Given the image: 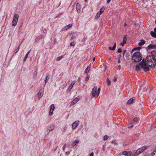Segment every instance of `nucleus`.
Wrapping results in <instances>:
<instances>
[{"instance_id": "f257e3e1", "label": "nucleus", "mask_w": 156, "mask_h": 156, "mask_svg": "<svg viewBox=\"0 0 156 156\" xmlns=\"http://www.w3.org/2000/svg\"><path fill=\"white\" fill-rule=\"evenodd\" d=\"M145 62L149 68L154 66L156 65V51H152L151 54L147 56Z\"/></svg>"}, {"instance_id": "f03ea898", "label": "nucleus", "mask_w": 156, "mask_h": 156, "mask_svg": "<svg viewBox=\"0 0 156 156\" xmlns=\"http://www.w3.org/2000/svg\"><path fill=\"white\" fill-rule=\"evenodd\" d=\"M144 59H143L142 61L139 64L136 66V70L137 71H139L141 68L143 69L145 72H147L149 70V68L146 65Z\"/></svg>"}, {"instance_id": "7ed1b4c3", "label": "nucleus", "mask_w": 156, "mask_h": 156, "mask_svg": "<svg viewBox=\"0 0 156 156\" xmlns=\"http://www.w3.org/2000/svg\"><path fill=\"white\" fill-rule=\"evenodd\" d=\"M132 58L133 60L135 62H138L141 60L142 57L139 52L136 51L133 54Z\"/></svg>"}, {"instance_id": "20e7f679", "label": "nucleus", "mask_w": 156, "mask_h": 156, "mask_svg": "<svg viewBox=\"0 0 156 156\" xmlns=\"http://www.w3.org/2000/svg\"><path fill=\"white\" fill-rule=\"evenodd\" d=\"M100 89L96 87H95L93 89L91 92V95L93 97H98L100 93Z\"/></svg>"}, {"instance_id": "39448f33", "label": "nucleus", "mask_w": 156, "mask_h": 156, "mask_svg": "<svg viewBox=\"0 0 156 156\" xmlns=\"http://www.w3.org/2000/svg\"><path fill=\"white\" fill-rule=\"evenodd\" d=\"M79 125V122L78 121H76L73 122L72 125V128L73 129H74L78 126Z\"/></svg>"}, {"instance_id": "423d86ee", "label": "nucleus", "mask_w": 156, "mask_h": 156, "mask_svg": "<svg viewBox=\"0 0 156 156\" xmlns=\"http://www.w3.org/2000/svg\"><path fill=\"white\" fill-rule=\"evenodd\" d=\"M54 105L53 104H52L50 106V109L49 110V115H51L53 113V111L55 109Z\"/></svg>"}, {"instance_id": "0eeeda50", "label": "nucleus", "mask_w": 156, "mask_h": 156, "mask_svg": "<svg viewBox=\"0 0 156 156\" xmlns=\"http://www.w3.org/2000/svg\"><path fill=\"white\" fill-rule=\"evenodd\" d=\"M122 154L125 155V156H131V151L129 152L124 151L122 152Z\"/></svg>"}, {"instance_id": "6e6552de", "label": "nucleus", "mask_w": 156, "mask_h": 156, "mask_svg": "<svg viewBox=\"0 0 156 156\" xmlns=\"http://www.w3.org/2000/svg\"><path fill=\"white\" fill-rule=\"evenodd\" d=\"M81 8V7L80 5L79 4L77 3L76 5V9L78 13H80V12Z\"/></svg>"}, {"instance_id": "1a4fd4ad", "label": "nucleus", "mask_w": 156, "mask_h": 156, "mask_svg": "<svg viewBox=\"0 0 156 156\" xmlns=\"http://www.w3.org/2000/svg\"><path fill=\"white\" fill-rule=\"evenodd\" d=\"M75 83L76 81L75 80H74L71 82L68 88V90L70 91L71 90L73 87V85Z\"/></svg>"}, {"instance_id": "9d476101", "label": "nucleus", "mask_w": 156, "mask_h": 156, "mask_svg": "<svg viewBox=\"0 0 156 156\" xmlns=\"http://www.w3.org/2000/svg\"><path fill=\"white\" fill-rule=\"evenodd\" d=\"M43 94V90H40L38 93L37 94V96L39 99L40 98L42 97Z\"/></svg>"}, {"instance_id": "9b49d317", "label": "nucleus", "mask_w": 156, "mask_h": 156, "mask_svg": "<svg viewBox=\"0 0 156 156\" xmlns=\"http://www.w3.org/2000/svg\"><path fill=\"white\" fill-rule=\"evenodd\" d=\"M135 100V98L134 97L131 98L129 100H128L127 102V103L129 104H130L133 103V101Z\"/></svg>"}, {"instance_id": "f8f14e48", "label": "nucleus", "mask_w": 156, "mask_h": 156, "mask_svg": "<svg viewBox=\"0 0 156 156\" xmlns=\"http://www.w3.org/2000/svg\"><path fill=\"white\" fill-rule=\"evenodd\" d=\"M72 27V24H69L68 25L65 26V27H64L63 28L62 30H67L69 29V28H71Z\"/></svg>"}, {"instance_id": "ddd939ff", "label": "nucleus", "mask_w": 156, "mask_h": 156, "mask_svg": "<svg viewBox=\"0 0 156 156\" xmlns=\"http://www.w3.org/2000/svg\"><path fill=\"white\" fill-rule=\"evenodd\" d=\"M18 18L19 15L17 14H15L14 15L13 20L18 21Z\"/></svg>"}, {"instance_id": "4468645a", "label": "nucleus", "mask_w": 156, "mask_h": 156, "mask_svg": "<svg viewBox=\"0 0 156 156\" xmlns=\"http://www.w3.org/2000/svg\"><path fill=\"white\" fill-rule=\"evenodd\" d=\"M116 46V42H115V43L114 45H113L112 48L111 47H109L108 48V49L109 50H114L115 49Z\"/></svg>"}, {"instance_id": "2eb2a0df", "label": "nucleus", "mask_w": 156, "mask_h": 156, "mask_svg": "<svg viewBox=\"0 0 156 156\" xmlns=\"http://www.w3.org/2000/svg\"><path fill=\"white\" fill-rule=\"evenodd\" d=\"M79 142V140H75L73 143L72 144V146L73 147H74L76 144H77Z\"/></svg>"}, {"instance_id": "dca6fc26", "label": "nucleus", "mask_w": 156, "mask_h": 156, "mask_svg": "<svg viewBox=\"0 0 156 156\" xmlns=\"http://www.w3.org/2000/svg\"><path fill=\"white\" fill-rule=\"evenodd\" d=\"M17 22L18 21L13 20L12 23V26H15L17 24Z\"/></svg>"}, {"instance_id": "f3484780", "label": "nucleus", "mask_w": 156, "mask_h": 156, "mask_svg": "<svg viewBox=\"0 0 156 156\" xmlns=\"http://www.w3.org/2000/svg\"><path fill=\"white\" fill-rule=\"evenodd\" d=\"M127 35H125V36L124 37V38H123V43H126V41L127 40Z\"/></svg>"}, {"instance_id": "a211bd4d", "label": "nucleus", "mask_w": 156, "mask_h": 156, "mask_svg": "<svg viewBox=\"0 0 156 156\" xmlns=\"http://www.w3.org/2000/svg\"><path fill=\"white\" fill-rule=\"evenodd\" d=\"M156 33L153 31H151V34L152 37H156Z\"/></svg>"}, {"instance_id": "6ab92c4d", "label": "nucleus", "mask_w": 156, "mask_h": 156, "mask_svg": "<svg viewBox=\"0 0 156 156\" xmlns=\"http://www.w3.org/2000/svg\"><path fill=\"white\" fill-rule=\"evenodd\" d=\"M79 101V99L77 98H76L73 101L72 103L73 104H75Z\"/></svg>"}, {"instance_id": "aec40b11", "label": "nucleus", "mask_w": 156, "mask_h": 156, "mask_svg": "<svg viewBox=\"0 0 156 156\" xmlns=\"http://www.w3.org/2000/svg\"><path fill=\"white\" fill-rule=\"evenodd\" d=\"M101 14H102V13H101V12H100L98 11L97 12V14H96V18L97 19V18H99L100 17V15H101Z\"/></svg>"}, {"instance_id": "412c9836", "label": "nucleus", "mask_w": 156, "mask_h": 156, "mask_svg": "<svg viewBox=\"0 0 156 156\" xmlns=\"http://www.w3.org/2000/svg\"><path fill=\"white\" fill-rule=\"evenodd\" d=\"M145 43V42L144 41H142L139 42L138 43V45L139 46H142L144 45Z\"/></svg>"}, {"instance_id": "4be33fe9", "label": "nucleus", "mask_w": 156, "mask_h": 156, "mask_svg": "<svg viewBox=\"0 0 156 156\" xmlns=\"http://www.w3.org/2000/svg\"><path fill=\"white\" fill-rule=\"evenodd\" d=\"M148 48H155V46L154 45L151 44L149 45L148 46Z\"/></svg>"}, {"instance_id": "5701e85b", "label": "nucleus", "mask_w": 156, "mask_h": 156, "mask_svg": "<svg viewBox=\"0 0 156 156\" xmlns=\"http://www.w3.org/2000/svg\"><path fill=\"white\" fill-rule=\"evenodd\" d=\"M143 151L145 150H146L147 148V147L146 146H144L140 148Z\"/></svg>"}, {"instance_id": "b1692460", "label": "nucleus", "mask_w": 156, "mask_h": 156, "mask_svg": "<svg viewBox=\"0 0 156 156\" xmlns=\"http://www.w3.org/2000/svg\"><path fill=\"white\" fill-rule=\"evenodd\" d=\"M106 81H107V84L108 86H109V85H110V84L111 83V82L110 80H109V79L108 78L107 79Z\"/></svg>"}, {"instance_id": "393cba45", "label": "nucleus", "mask_w": 156, "mask_h": 156, "mask_svg": "<svg viewBox=\"0 0 156 156\" xmlns=\"http://www.w3.org/2000/svg\"><path fill=\"white\" fill-rule=\"evenodd\" d=\"M105 9L104 8L102 7L101 9L99 12H101L102 13L104 12Z\"/></svg>"}, {"instance_id": "a878e982", "label": "nucleus", "mask_w": 156, "mask_h": 156, "mask_svg": "<svg viewBox=\"0 0 156 156\" xmlns=\"http://www.w3.org/2000/svg\"><path fill=\"white\" fill-rule=\"evenodd\" d=\"M141 153L140 151V150L138 149L136 151L135 154L136 155H137L138 154Z\"/></svg>"}, {"instance_id": "bb28decb", "label": "nucleus", "mask_w": 156, "mask_h": 156, "mask_svg": "<svg viewBox=\"0 0 156 156\" xmlns=\"http://www.w3.org/2000/svg\"><path fill=\"white\" fill-rule=\"evenodd\" d=\"M152 155L153 156H156V150L153 151Z\"/></svg>"}, {"instance_id": "cd10ccee", "label": "nucleus", "mask_w": 156, "mask_h": 156, "mask_svg": "<svg viewBox=\"0 0 156 156\" xmlns=\"http://www.w3.org/2000/svg\"><path fill=\"white\" fill-rule=\"evenodd\" d=\"M108 138V136L107 135H105L104 136V140H107Z\"/></svg>"}, {"instance_id": "c85d7f7f", "label": "nucleus", "mask_w": 156, "mask_h": 156, "mask_svg": "<svg viewBox=\"0 0 156 156\" xmlns=\"http://www.w3.org/2000/svg\"><path fill=\"white\" fill-rule=\"evenodd\" d=\"M89 66H88L87 68L85 69V72L86 73H87L88 72L89 70H88V68Z\"/></svg>"}, {"instance_id": "c756f323", "label": "nucleus", "mask_w": 156, "mask_h": 156, "mask_svg": "<svg viewBox=\"0 0 156 156\" xmlns=\"http://www.w3.org/2000/svg\"><path fill=\"white\" fill-rule=\"evenodd\" d=\"M70 45L71 46H74L75 45V43L74 42H72L71 43H70Z\"/></svg>"}, {"instance_id": "7c9ffc66", "label": "nucleus", "mask_w": 156, "mask_h": 156, "mask_svg": "<svg viewBox=\"0 0 156 156\" xmlns=\"http://www.w3.org/2000/svg\"><path fill=\"white\" fill-rule=\"evenodd\" d=\"M140 47H137V48H134L133 50H140Z\"/></svg>"}, {"instance_id": "2f4dec72", "label": "nucleus", "mask_w": 156, "mask_h": 156, "mask_svg": "<svg viewBox=\"0 0 156 156\" xmlns=\"http://www.w3.org/2000/svg\"><path fill=\"white\" fill-rule=\"evenodd\" d=\"M62 58V56L58 57L57 58V60L58 61L59 60H61Z\"/></svg>"}, {"instance_id": "473e14b6", "label": "nucleus", "mask_w": 156, "mask_h": 156, "mask_svg": "<svg viewBox=\"0 0 156 156\" xmlns=\"http://www.w3.org/2000/svg\"><path fill=\"white\" fill-rule=\"evenodd\" d=\"M28 55H27V54L26 55H25V57L24 59V60H23L24 61H26L27 58L28 57Z\"/></svg>"}, {"instance_id": "72a5a7b5", "label": "nucleus", "mask_w": 156, "mask_h": 156, "mask_svg": "<svg viewBox=\"0 0 156 156\" xmlns=\"http://www.w3.org/2000/svg\"><path fill=\"white\" fill-rule=\"evenodd\" d=\"M122 50H121V48H119L118 49V51H117V52H118V53H121V52H122Z\"/></svg>"}, {"instance_id": "f704fd0d", "label": "nucleus", "mask_w": 156, "mask_h": 156, "mask_svg": "<svg viewBox=\"0 0 156 156\" xmlns=\"http://www.w3.org/2000/svg\"><path fill=\"white\" fill-rule=\"evenodd\" d=\"M49 79V78L48 77V76H47L46 78V80H45V83H46L48 81V80Z\"/></svg>"}, {"instance_id": "c9c22d12", "label": "nucleus", "mask_w": 156, "mask_h": 156, "mask_svg": "<svg viewBox=\"0 0 156 156\" xmlns=\"http://www.w3.org/2000/svg\"><path fill=\"white\" fill-rule=\"evenodd\" d=\"M89 78H90V77L89 76H87V77L85 79V80L86 81H88L89 80Z\"/></svg>"}, {"instance_id": "e433bc0d", "label": "nucleus", "mask_w": 156, "mask_h": 156, "mask_svg": "<svg viewBox=\"0 0 156 156\" xmlns=\"http://www.w3.org/2000/svg\"><path fill=\"white\" fill-rule=\"evenodd\" d=\"M112 143L114 144H117L115 143V140H113L112 141Z\"/></svg>"}, {"instance_id": "4c0bfd02", "label": "nucleus", "mask_w": 156, "mask_h": 156, "mask_svg": "<svg viewBox=\"0 0 156 156\" xmlns=\"http://www.w3.org/2000/svg\"><path fill=\"white\" fill-rule=\"evenodd\" d=\"M133 121L134 122H137V118H134L133 119Z\"/></svg>"}, {"instance_id": "58836bf2", "label": "nucleus", "mask_w": 156, "mask_h": 156, "mask_svg": "<svg viewBox=\"0 0 156 156\" xmlns=\"http://www.w3.org/2000/svg\"><path fill=\"white\" fill-rule=\"evenodd\" d=\"M123 42H122L120 43V45L122 46H124V44H125Z\"/></svg>"}, {"instance_id": "ea45409f", "label": "nucleus", "mask_w": 156, "mask_h": 156, "mask_svg": "<svg viewBox=\"0 0 156 156\" xmlns=\"http://www.w3.org/2000/svg\"><path fill=\"white\" fill-rule=\"evenodd\" d=\"M94 156V153L92 152L91 153L90 156Z\"/></svg>"}, {"instance_id": "a19ab883", "label": "nucleus", "mask_w": 156, "mask_h": 156, "mask_svg": "<svg viewBox=\"0 0 156 156\" xmlns=\"http://www.w3.org/2000/svg\"><path fill=\"white\" fill-rule=\"evenodd\" d=\"M117 80V79L116 78H114L113 79V80L114 81H116Z\"/></svg>"}, {"instance_id": "79ce46f5", "label": "nucleus", "mask_w": 156, "mask_h": 156, "mask_svg": "<svg viewBox=\"0 0 156 156\" xmlns=\"http://www.w3.org/2000/svg\"><path fill=\"white\" fill-rule=\"evenodd\" d=\"M139 150H140V151L141 153L143 151L140 148H139Z\"/></svg>"}, {"instance_id": "37998d69", "label": "nucleus", "mask_w": 156, "mask_h": 156, "mask_svg": "<svg viewBox=\"0 0 156 156\" xmlns=\"http://www.w3.org/2000/svg\"><path fill=\"white\" fill-rule=\"evenodd\" d=\"M154 32L156 33V27L154 29Z\"/></svg>"}, {"instance_id": "c03bdc74", "label": "nucleus", "mask_w": 156, "mask_h": 156, "mask_svg": "<svg viewBox=\"0 0 156 156\" xmlns=\"http://www.w3.org/2000/svg\"><path fill=\"white\" fill-rule=\"evenodd\" d=\"M111 0H107V3H109L111 1Z\"/></svg>"}, {"instance_id": "a18cd8bd", "label": "nucleus", "mask_w": 156, "mask_h": 156, "mask_svg": "<svg viewBox=\"0 0 156 156\" xmlns=\"http://www.w3.org/2000/svg\"><path fill=\"white\" fill-rule=\"evenodd\" d=\"M133 125H132V126H129V127H128V128H132V127H133Z\"/></svg>"}, {"instance_id": "49530a36", "label": "nucleus", "mask_w": 156, "mask_h": 156, "mask_svg": "<svg viewBox=\"0 0 156 156\" xmlns=\"http://www.w3.org/2000/svg\"><path fill=\"white\" fill-rule=\"evenodd\" d=\"M30 50L26 54L27 55H28L29 54L30 52Z\"/></svg>"}, {"instance_id": "de8ad7c7", "label": "nucleus", "mask_w": 156, "mask_h": 156, "mask_svg": "<svg viewBox=\"0 0 156 156\" xmlns=\"http://www.w3.org/2000/svg\"><path fill=\"white\" fill-rule=\"evenodd\" d=\"M118 62L119 63H120V60L119 59Z\"/></svg>"}, {"instance_id": "09e8293b", "label": "nucleus", "mask_w": 156, "mask_h": 156, "mask_svg": "<svg viewBox=\"0 0 156 156\" xmlns=\"http://www.w3.org/2000/svg\"><path fill=\"white\" fill-rule=\"evenodd\" d=\"M95 57L94 58H93V60L94 61L95 60Z\"/></svg>"}, {"instance_id": "8fccbe9b", "label": "nucleus", "mask_w": 156, "mask_h": 156, "mask_svg": "<svg viewBox=\"0 0 156 156\" xmlns=\"http://www.w3.org/2000/svg\"><path fill=\"white\" fill-rule=\"evenodd\" d=\"M19 50H16V53Z\"/></svg>"}, {"instance_id": "3c124183", "label": "nucleus", "mask_w": 156, "mask_h": 156, "mask_svg": "<svg viewBox=\"0 0 156 156\" xmlns=\"http://www.w3.org/2000/svg\"><path fill=\"white\" fill-rule=\"evenodd\" d=\"M19 48H20V46H19L18 47V50H19Z\"/></svg>"}, {"instance_id": "603ef678", "label": "nucleus", "mask_w": 156, "mask_h": 156, "mask_svg": "<svg viewBox=\"0 0 156 156\" xmlns=\"http://www.w3.org/2000/svg\"><path fill=\"white\" fill-rule=\"evenodd\" d=\"M35 75H37V73H36V72H35Z\"/></svg>"}, {"instance_id": "864d4df0", "label": "nucleus", "mask_w": 156, "mask_h": 156, "mask_svg": "<svg viewBox=\"0 0 156 156\" xmlns=\"http://www.w3.org/2000/svg\"><path fill=\"white\" fill-rule=\"evenodd\" d=\"M138 1L140 2L141 1V0H137Z\"/></svg>"}, {"instance_id": "5fc2aeb1", "label": "nucleus", "mask_w": 156, "mask_h": 156, "mask_svg": "<svg viewBox=\"0 0 156 156\" xmlns=\"http://www.w3.org/2000/svg\"><path fill=\"white\" fill-rule=\"evenodd\" d=\"M126 23H125L124 25L125 26H126Z\"/></svg>"}, {"instance_id": "6e6d98bb", "label": "nucleus", "mask_w": 156, "mask_h": 156, "mask_svg": "<svg viewBox=\"0 0 156 156\" xmlns=\"http://www.w3.org/2000/svg\"><path fill=\"white\" fill-rule=\"evenodd\" d=\"M53 129H54V128H53L52 129H51V130H53Z\"/></svg>"}, {"instance_id": "4d7b16f0", "label": "nucleus", "mask_w": 156, "mask_h": 156, "mask_svg": "<svg viewBox=\"0 0 156 156\" xmlns=\"http://www.w3.org/2000/svg\"><path fill=\"white\" fill-rule=\"evenodd\" d=\"M85 1L86 2H87V0H85Z\"/></svg>"}, {"instance_id": "13d9d810", "label": "nucleus", "mask_w": 156, "mask_h": 156, "mask_svg": "<svg viewBox=\"0 0 156 156\" xmlns=\"http://www.w3.org/2000/svg\"><path fill=\"white\" fill-rule=\"evenodd\" d=\"M1 1V0H0V1Z\"/></svg>"}]
</instances>
